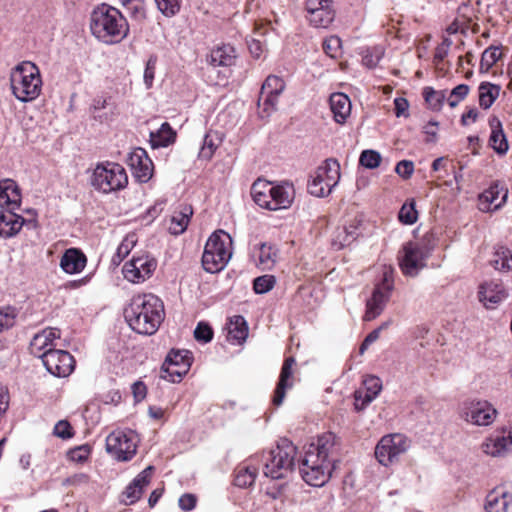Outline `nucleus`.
<instances>
[{
	"label": "nucleus",
	"mask_w": 512,
	"mask_h": 512,
	"mask_svg": "<svg viewBox=\"0 0 512 512\" xmlns=\"http://www.w3.org/2000/svg\"><path fill=\"white\" fill-rule=\"evenodd\" d=\"M227 340L232 344H242L248 336V325L241 315H234L227 324Z\"/></svg>",
	"instance_id": "7c9ffc66"
},
{
	"label": "nucleus",
	"mask_w": 512,
	"mask_h": 512,
	"mask_svg": "<svg viewBox=\"0 0 512 512\" xmlns=\"http://www.w3.org/2000/svg\"><path fill=\"white\" fill-rule=\"evenodd\" d=\"M393 287V270L392 268H385L382 281L375 286L371 298L366 302L364 321H372L383 312L390 299Z\"/></svg>",
	"instance_id": "f8f14e48"
},
{
	"label": "nucleus",
	"mask_w": 512,
	"mask_h": 512,
	"mask_svg": "<svg viewBox=\"0 0 512 512\" xmlns=\"http://www.w3.org/2000/svg\"><path fill=\"white\" fill-rule=\"evenodd\" d=\"M276 279L273 275H262L254 279L253 290L256 294L269 292L275 286Z\"/></svg>",
	"instance_id": "3c124183"
},
{
	"label": "nucleus",
	"mask_w": 512,
	"mask_h": 512,
	"mask_svg": "<svg viewBox=\"0 0 512 512\" xmlns=\"http://www.w3.org/2000/svg\"><path fill=\"white\" fill-rule=\"evenodd\" d=\"M285 89L284 80L277 75H269L262 84L258 100L259 116L268 118L277 109L278 98Z\"/></svg>",
	"instance_id": "ddd939ff"
},
{
	"label": "nucleus",
	"mask_w": 512,
	"mask_h": 512,
	"mask_svg": "<svg viewBox=\"0 0 512 512\" xmlns=\"http://www.w3.org/2000/svg\"><path fill=\"white\" fill-rule=\"evenodd\" d=\"M138 441L132 430H115L106 437V451L117 461H129L136 454Z\"/></svg>",
	"instance_id": "9d476101"
},
{
	"label": "nucleus",
	"mask_w": 512,
	"mask_h": 512,
	"mask_svg": "<svg viewBox=\"0 0 512 512\" xmlns=\"http://www.w3.org/2000/svg\"><path fill=\"white\" fill-rule=\"evenodd\" d=\"M18 311L15 307L5 306L0 308V333L11 329L15 323Z\"/></svg>",
	"instance_id": "09e8293b"
},
{
	"label": "nucleus",
	"mask_w": 512,
	"mask_h": 512,
	"mask_svg": "<svg viewBox=\"0 0 512 512\" xmlns=\"http://www.w3.org/2000/svg\"><path fill=\"white\" fill-rule=\"evenodd\" d=\"M508 296L500 281L491 280L479 286L478 299L487 309H495Z\"/></svg>",
	"instance_id": "aec40b11"
},
{
	"label": "nucleus",
	"mask_w": 512,
	"mask_h": 512,
	"mask_svg": "<svg viewBox=\"0 0 512 512\" xmlns=\"http://www.w3.org/2000/svg\"><path fill=\"white\" fill-rule=\"evenodd\" d=\"M461 415L473 425L488 426L494 422L497 410L486 400H470L463 403Z\"/></svg>",
	"instance_id": "2eb2a0df"
},
{
	"label": "nucleus",
	"mask_w": 512,
	"mask_h": 512,
	"mask_svg": "<svg viewBox=\"0 0 512 512\" xmlns=\"http://www.w3.org/2000/svg\"><path fill=\"white\" fill-rule=\"evenodd\" d=\"M439 123L437 121H429L423 127V133L427 135L426 142L435 143L437 141V130Z\"/></svg>",
	"instance_id": "338daca9"
},
{
	"label": "nucleus",
	"mask_w": 512,
	"mask_h": 512,
	"mask_svg": "<svg viewBox=\"0 0 512 512\" xmlns=\"http://www.w3.org/2000/svg\"><path fill=\"white\" fill-rule=\"evenodd\" d=\"M489 125L491 127V135L489 138L490 146L496 153L500 155L506 154L509 146L500 120L497 117H491L489 119Z\"/></svg>",
	"instance_id": "2f4dec72"
},
{
	"label": "nucleus",
	"mask_w": 512,
	"mask_h": 512,
	"mask_svg": "<svg viewBox=\"0 0 512 512\" xmlns=\"http://www.w3.org/2000/svg\"><path fill=\"white\" fill-rule=\"evenodd\" d=\"M85 254L77 248L67 249L60 260L61 269L68 274L80 273L86 266Z\"/></svg>",
	"instance_id": "cd10ccee"
},
{
	"label": "nucleus",
	"mask_w": 512,
	"mask_h": 512,
	"mask_svg": "<svg viewBox=\"0 0 512 512\" xmlns=\"http://www.w3.org/2000/svg\"><path fill=\"white\" fill-rule=\"evenodd\" d=\"M360 224L361 221L354 218L348 224L338 227L332 238V246L340 250L351 245L360 235Z\"/></svg>",
	"instance_id": "b1692460"
},
{
	"label": "nucleus",
	"mask_w": 512,
	"mask_h": 512,
	"mask_svg": "<svg viewBox=\"0 0 512 512\" xmlns=\"http://www.w3.org/2000/svg\"><path fill=\"white\" fill-rule=\"evenodd\" d=\"M128 176L123 166L114 162L98 164L91 176L92 187L104 194L124 189Z\"/></svg>",
	"instance_id": "6e6552de"
},
{
	"label": "nucleus",
	"mask_w": 512,
	"mask_h": 512,
	"mask_svg": "<svg viewBox=\"0 0 512 512\" xmlns=\"http://www.w3.org/2000/svg\"><path fill=\"white\" fill-rule=\"evenodd\" d=\"M127 164L130 166L133 176L140 183H147L153 174V162L146 151L140 147L129 153Z\"/></svg>",
	"instance_id": "a211bd4d"
},
{
	"label": "nucleus",
	"mask_w": 512,
	"mask_h": 512,
	"mask_svg": "<svg viewBox=\"0 0 512 512\" xmlns=\"http://www.w3.org/2000/svg\"><path fill=\"white\" fill-rule=\"evenodd\" d=\"M90 451L91 450L88 445H82L72 449L69 452V456L71 460L75 462H83L89 457Z\"/></svg>",
	"instance_id": "0e129e2a"
},
{
	"label": "nucleus",
	"mask_w": 512,
	"mask_h": 512,
	"mask_svg": "<svg viewBox=\"0 0 512 512\" xmlns=\"http://www.w3.org/2000/svg\"><path fill=\"white\" fill-rule=\"evenodd\" d=\"M10 83L13 95L21 102L36 99L42 88L39 68L30 61L18 64L11 72Z\"/></svg>",
	"instance_id": "20e7f679"
},
{
	"label": "nucleus",
	"mask_w": 512,
	"mask_h": 512,
	"mask_svg": "<svg viewBox=\"0 0 512 512\" xmlns=\"http://www.w3.org/2000/svg\"><path fill=\"white\" fill-rule=\"evenodd\" d=\"M54 434L62 439H69L73 436L72 427L66 420H60L54 427Z\"/></svg>",
	"instance_id": "052dcab7"
},
{
	"label": "nucleus",
	"mask_w": 512,
	"mask_h": 512,
	"mask_svg": "<svg viewBox=\"0 0 512 512\" xmlns=\"http://www.w3.org/2000/svg\"><path fill=\"white\" fill-rule=\"evenodd\" d=\"M152 471L153 467L148 466L126 487L121 499L125 505H132L140 499L144 488L150 483Z\"/></svg>",
	"instance_id": "5701e85b"
},
{
	"label": "nucleus",
	"mask_w": 512,
	"mask_h": 512,
	"mask_svg": "<svg viewBox=\"0 0 512 512\" xmlns=\"http://www.w3.org/2000/svg\"><path fill=\"white\" fill-rule=\"evenodd\" d=\"M363 389L355 392V409L363 410L382 390V381L379 377L369 375L363 380Z\"/></svg>",
	"instance_id": "4be33fe9"
},
{
	"label": "nucleus",
	"mask_w": 512,
	"mask_h": 512,
	"mask_svg": "<svg viewBox=\"0 0 512 512\" xmlns=\"http://www.w3.org/2000/svg\"><path fill=\"white\" fill-rule=\"evenodd\" d=\"M423 97L430 109L438 111L444 104L446 94L444 90H435L432 87H425L423 89Z\"/></svg>",
	"instance_id": "a18cd8bd"
},
{
	"label": "nucleus",
	"mask_w": 512,
	"mask_h": 512,
	"mask_svg": "<svg viewBox=\"0 0 512 512\" xmlns=\"http://www.w3.org/2000/svg\"><path fill=\"white\" fill-rule=\"evenodd\" d=\"M340 452V439L332 432H326L311 443L300 464L303 480L314 487H321L331 477Z\"/></svg>",
	"instance_id": "f257e3e1"
},
{
	"label": "nucleus",
	"mask_w": 512,
	"mask_h": 512,
	"mask_svg": "<svg viewBox=\"0 0 512 512\" xmlns=\"http://www.w3.org/2000/svg\"><path fill=\"white\" fill-rule=\"evenodd\" d=\"M501 57V52L498 47H489L482 53L480 68L481 70L488 71Z\"/></svg>",
	"instance_id": "8fccbe9b"
},
{
	"label": "nucleus",
	"mask_w": 512,
	"mask_h": 512,
	"mask_svg": "<svg viewBox=\"0 0 512 512\" xmlns=\"http://www.w3.org/2000/svg\"><path fill=\"white\" fill-rule=\"evenodd\" d=\"M155 3L164 16L173 17L180 11L182 0H155Z\"/></svg>",
	"instance_id": "603ef678"
},
{
	"label": "nucleus",
	"mask_w": 512,
	"mask_h": 512,
	"mask_svg": "<svg viewBox=\"0 0 512 512\" xmlns=\"http://www.w3.org/2000/svg\"><path fill=\"white\" fill-rule=\"evenodd\" d=\"M384 56V49L381 46L366 48L362 51V63L368 68H374L378 65Z\"/></svg>",
	"instance_id": "49530a36"
},
{
	"label": "nucleus",
	"mask_w": 512,
	"mask_h": 512,
	"mask_svg": "<svg viewBox=\"0 0 512 512\" xmlns=\"http://www.w3.org/2000/svg\"><path fill=\"white\" fill-rule=\"evenodd\" d=\"M157 267L155 258L143 254L133 256L122 268L124 278L132 283H141L150 278Z\"/></svg>",
	"instance_id": "dca6fc26"
},
{
	"label": "nucleus",
	"mask_w": 512,
	"mask_h": 512,
	"mask_svg": "<svg viewBox=\"0 0 512 512\" xmlns=\"http://www.w3.org/2000/svg\"><path fill=\"white\" fill-rule=\"evenodd\" d=\"M124 317L132 330L143 335L154 334L164 320V305L153 294L136 295L124 310Z\"/></svg>",
	"instance_id": "f03ea898"
},
{
	"label": "nucleus",
	"mask_w": 512,
	"mask_h": 512,
	"mask_svg": "<svg viewBox=\"0 0 512 512\" xmlns=\"http://www.w3.org/2000/svg\"><path fill=\"white\" fill-rule=\"evenodd\" d=\"M340 180V164L336 159H326L308 181V192L316 197H326Z\"/></svg>",
	"instance_id": "1a4fd4ad"
},
{
	"label": "nucleus",
	"mask_w": 512,
	"mask_h": 512,
	"mask_svg": "<svg viewBox=\"0 0 512 512\" xmlns=\"http://www.w3.org/2000/svg\"><path fill=\"white\" fill-rule=\"evenodd\" d=\"M21 203V193L18 185L12 179L0 181V207L17 209Z\"/></svg>",
	"instance_id": "bb28decb"
},
{
	"label": "nucleus",
	"mask_w": 512,
	"mask_h": 512,
	"mask_svg": "<svg viewBox=\"0 0 512 512\" xmlns=\"http://www.w3.org/2000/svg\"><path fill=\"white\" fill-rule=\"evenodd\" d=\"M60 337L57 328H46L37 333L30 342L32 354L39 357L44 351L54 347V341Z\"/></svg>",
	"instance_id": "c85d7f7f"
},
{
	"label": "nucleus",
	"mask_w": 512,
	"mask_h": 512,
	"mask_svg": "<svg viewBox=\"0 0 512 512\" xmlns=\"http://www.w3.org/2000/svg\"><path fill=\"white\" fill-rule=\"evenodd\" d=\"M258 469L252 464H242L237 467L234 484L240 488H247L254 484Z\"/></svg>",
	"instance_id": "58836bf2"
},
{
	"label": "nucleus",
	"mask_w": 512,
	"mask_h": 512,
	"mask_svg": "<svg viewBox=\"0 0 512 512\" xmlns=\"http://www.w3.org/2000/svg\"><path fill=\"white\" fill-rule=\"evenodd\" d=\"M235 49L231 45H222L211 51L210 64L213 66H231L235 60Z\"/></svg>",
	"instance_id": "4c0bfd02"
},
{
	"label": "nucleus",
	"mask_w": 512,
	"mask_h": 512,
	"mask_svg": "<svg viewBox=\"0 0 512 512\" xmlns=\"http://www.w3.org/2000/svg\"><path fill=\"white\" fill-rule=\"evenodd\" d=\"M341 48V39L337 36H330L323 41V50L331 58H336Z\"/></svg>",
	"instance_id": "13d9d810"
},
{
	"label": "nucleus",
	"mask_w": 512,
	"mask_h": 512,
	"mask_svg": "<svg viewBox=\"0 0 512 512\" xmlns=\"http://www.w3.org/2000/svg\"><path fill=\"white\" fill-rule=\"evenodd\" d=\"M396 173L404 179H409L414 172V163L410 160H401L395 168Z\"/></svg>",
	"instance_id": "e2e57ef3"
},
{
	"label": "nucleus",
	"mask_w": 512,
	"mask_h": 512,
	"mask_svg": "<svg viewBox=\"0 0 512 512\" xmlns=\"http://www.w3.org/2000/svg\"><path fill=\"white\" fill-rule=\"evenodd\" d=\"M295 198V189L292 183L282 182L278 185L271 184L272 211L289 208Z\"/></svg>",
	"instance_id": "393cba45"
},
{
	"label": "nucleus",
	"mask_w": 512,
	"mask_h": 512,
	"mask_svg": "<svg viewBox=\"0 0 512 512\" xmlns=\"http://www.w3.org/2000/svg\"><path fill=\"white\" fill-rule=\"evenodd\" d=\"M193 215V209L190 205H181L174 211L169 225V232L173 235H180L185 232Z\"/></svg>",
	"instance_id": "473e14b6"
},
{
	"label": "nucleus",
	"mask_w": 512,
	"mask_h": 512,
	"mask_svg": "<svg viewBox=\"0 0 512 512\" xmlns=\"http://www.w3.org/2000/svg\"><path fill=\"white\" fill-rule=\"evenodd\" d=\"M187 372L186 365L182 364V367H178L165 361L161 367L160 377L172 383H179Z\"/></svg>",
	"instance_id": "c03bdc74"
},
{
	"label": "nucleus",
	"mask_w": 512,
	"mask_h": 512,
	"mask_svg": "<svg viewBox=\"0 0 512 512\" xmlns=\"http://www.w3.org/2000/svg\"><path fill=\"white\" fill-rule=\"evenodd\" d=\"M165 361L178 367H182L184 364L189 370L192 364V354L188 350H171Z\"/></svg>",
	"instance_id": "de8ad7c7"
},
{
	"label": "nucleus",
	"mask_w": 512,
	"mask_h": 512,
	"mask_svg": "<svg viewBox=\"0 0 512 512\" xmlns=\"http://www.w3.org/2000/svg\"><path fill=\"white\" fill-rule=\"evenodd\" d=\"M410 440L403 434L394 433L383 436L375 447V457L383 466H389L407 452Z\"/></svg>",
	"instance_id": "9b49d317"
},
{
	"label": "nucleus",
	"mask_w": 512,
	"mask_h": 512,
	"mask_svg": "<svg viewBox=\"0 0 512 512\" xmlns=\"http://www.w3.org/2000/svg\"><path fill=\"white\" fill-rule=\"evenodd\" d=\"M15 209L0 211V237L11 238L15 236L23 226L34 229L35 220H25L22 216L14 212Z\"/></svg>",
	"instance_id": "6ab92c4d"
},
{
	"label": "nucleus",
	"mask_w": 512,
	"mask_h": 512,
	"mask_svg": "<svg viewBox=\"0 0 512 512\" xmlns=\"http://www.w3.org/2000/svg\"><path fill=\"white\" fill-rule=\"evenodd\" d=\"M359 162L365 168L374 169L379 166L381 155L375 150H364L360 155Z\"/></svg>",
	"instance_id": "864d4df0"
},
{
	"label": "nucleus",
	"mask_w": 512,
	"mask_h": 512,
	"mask_svg": "<svg viewBox=\"0 0 512 512\" xmlns=\"http://www.w3.org/2000/svg\"><path fill=\"white\" fill-rule=\"evenodd\" d=\"M175 139L176 132L167 122H164L157 131L150 133V143L153 148L167 147L174 143Z\"/></svg>",
	"instance_id": "e433bc0d"
},
{
	"label": "nucleus",
	"mask_w": 512,
	"mask_h": 512,
	"mask_svg": "<svg viewBox=\"0 0 512 512\" xmlns=\"http://www.w3.org/2000/svg\"><path fill=\"white\" fill-rule=\"evenodd\" d=\"M196 501L197 499L195 495L186 493L179 498L178 504L183 511H191L192 509L195 508Z\"/></svg>",
	"instance_id": "69168bd1"
},
{
	"label": "nucleus",
	"mask_w": 512,
	"mask_h": 512,
	"mask_svg": "<svg viewBox=\"0 0 512 512\" xmlns=\"http://www.w3.org/2000/svg\"><path fill=\"white\" fill-rule=\"evenodd\" d=\"M469 92V86L466 84H459L450 92V96L448 98V104L450 107L454 108L458 105L460 101H462Z\"/></svg>",
	"instance_id": "6e6d98bb"
},
{
	"label": "nucleus",
	"mask_w": 512,
	"mask_h": 512,
	"mask_svg": "<svg viewBox=\"0 0 512 512\" xmlns=\"http://www.w3.org/2000/svg\"><path fill=\"white\" fill-rule=\"evenodd\" d=\"M232 256V238L223 230L214 232L207 240L202 255V266L209 273L224 269Z\"/></svg>",
	"instance_id": "423d86ee"
},
{
	"label": "nucleus",
	"mask_w": 512,
	"mask_h": 512,
	"mask_svg": "<svg viewBox=\"0 0 512 512\" xmlns=\"http://www.w3.org/2000/svg\"><path fill=\"white\" fill-rule=\"evenodd\" d=\"M297 454L296 446L284 438L277 446L263 455V473L271 479L285 478L293 469Z\"/></svg>",
	"instance_id": "39448f33"
},
{
	"label": "nucleus",
	"mask_w": 512,
	"mask_h": 512,
	"mask_svg": "<svg viewBox=\"0 0 512 512\" xmlns=\"http://www.w3.org/2000/svg\"><path fill=\"white\" fill-rule=\"evenodd\" d=\"M482 450L485 454L493 457L502 456L508 451L507 438H502V436L488 438L482 444Z\"/></svg>",
	"instance_id": "37998d69"
},
{
	"label": "nucleus",
	"mask_w": 512,
	"mask_h": 512,
	"mask_svg": "<svg viewBox=\"0 0 512 512\" xmlns=\"http://www.w3.org/2000/svg\"><path fill=\"white\" fill-rule=\"evenodd\" d=\"M306 18L316 28H327L334 20L333 0H306Z\"/></svg>",
	"instance_id": "f3484780"
},
{
	"label": "nucleus",
	"mask_w": 512,
	"mask_h": 512,
	"mask_svg": "<svg viewBox=\"0 0 512 512\" xmlns=\"http://www.w3.org/2000/svg\"><path fill=\"white\" fill-rule=\"evenodd\" d=\"M508 191L499 182L493 183L480 195L481 205H485L484 209L497 210L506 202Z\"/></svg>",
	"instance_id": "a878e982"
},
{
	"label": "nucleus",
	"mask_w": 512,
	"mask_h": 512,
	"mask_svg": "<svg viewBox=\"0 0 512 512\" xmlns=\"http://www.w3.org/2000/svg\"><path fill=\"white\" fill-rule=\"evenodd\" d=\"M492 266L499 271L508 272L512 270V253L505 246H497L490 260Z\"/></svg>",
	"instance_id": "ea45409f"
},
{
	"label": "nucleus",
	"mask_w": 512,
	"mask_h": 512,
	"mask_svg": "<svg viewBox=\"0 0 512 512\" xmlns=\"http://www.w3.org/2000/svg\"><path fill=\"white\" fill-rule=\"evenodd\" d=\"M126 10L137 21H142L146 18L145 5L142 0H134L133 4H130Z\"/></svg>",
	"instance_id": "bf43d9fd"
},
{
	"label": "nucleus",
	"mask_w": 512,
	"mask_h": 512,
	"mask_svg": "<svg viewBox=\"0 0 512 512\" xmlns=\"http://www.w3.org/2000/svg\"><path fill=\"white\" fill-rule=\"evenodd\" d=\"M92 35L104 44H117L129 34V23L121 11L111 5H97L90 15Z\"/></svg>",
	"instance_id": "7ed1b4c3"
},
{
	"label": "nucleus",
	"mask_w": 512,
	"mask_h": 512,
	"mask_svg": "<svg viewBox=\"0 0 512 512\" xmlns=\"http://www.w3.org/2000/svg\"><path fill=\"white\" fill-rule=\"evenodd\" d=\"M500 93V87L491 83H481L479 86V105L483 109H488L492 106Z\"/></svg>",
	"instance_id": "79ce46f5"
},
{
	"label": "nucleus",
	"mask_w": 512,
	"mask_h": 512,
	"mask_svg": "<svg viewBox=\"0 0 512 512\" xmlns=\"http://www.w3.org/2000/svg\"><path fill=\"white\" fill-rule=\"evenodd\" d=\"M155 69H156V58L150 57L146 63V67L144 70V76H143L146 88H151L153 85Z\"/></svg>",
	"instance_id": "680f3d73"
},
{
	"label": "nucleus",
	"mask_w": 512,
	"mask_h": 512,
	"mask_svg": "<svg viewBox=\"0 0 512 512\" xmlns=\"http://www.w3.org/2000/svg\"><path fill=\"white\" fill-rule=\"evenodd\" d=\"M47 371L55 377L69 376L75 368V359L67 351L50 348L39 354Z\"/></svg>",
	"instance_id": "4468645a"
},
{
	"label": "nucleus",
	"mask_w": 512,
	"mask_h": 512,
	"mask_svg": "<svg viewBox=\"0 0 512 512\" xmlns=\"http://www.w3.org/2000/svg\"><path fill=\"white\" fill-rule=\"evenodd\" d=\"M194 337L197 341L208 343L213 338V330L209 324L199 322L194 330Z\"/></svg>",
	"instance_id": "4d7b16f0"
},
{
	"label": "nucleus",
	"mask_w": 512,
	"mask_h": 512,
	"mask_svg": "<svg viewBox=\"0 0 512 512\" xmlns=\"http://www.w3.org/2000/svg\"><path fill=\"white\" fill-rule=\"evenodd\" d=\"M399 220L403 224L412 225L417 221V211L414 202L405 203L399 211Z\"/></svg>",
	"instance_id": "5fc2aeb1"
},
{
	"label": "nucleus",
	"mask_w": 512,
	"mask_h": 512,
	"mask_svg": "<svg viewBox=\"0 0 512 512\" xmlns=\"http://www.w3.org/2000/svg\"><path fill=\"white\" fill-rule=\"evenodd\" d=\"M394 110H395V115L397 117H401V116H405L407 117L408 116V108H409V103L408 101L405 99V98H402V97H398L394 100Z\"/></svg>",
	"instance_id": "774afa93"
},
{
	"label": "nucleus",
	"mask_w": 512,
	"mask_h": 512,
	"mask_svg": "<svg viewBox=\"0 0 512 512\" xmlns=\"http://www.w3.org/2000/svg\"><path fill=\"white\" fill-rule=\"evenodd\" d=\"M221 138L216 131H209L205 134L198 154L202 160H210L221 144Z\"/></svg>",
	"instance_id": "a19ab883"
},
{
	"label": "nucleus",
	"mask_w": 512,
	"mask_h": 512,
	"mask_svg": "<svg viewBox=\"0 0 512 512\" xmlns=\"http://www.w3.org/2000/svg\"><path fill=\"white\" fill-rule=\"evenodd\" d=\"M330 109L334 120L339 123H345L351 113V101L344 93H333L329 98Z\"/></svg>",
	"instance_id": "c756f323"
},
{
	"label": "nucleus",
	"mask_w": 512,
	"mask_h": 512,
	"mask_svg": "<svg viewBox=\"0 0 512 512\" xmlns=\"http://www.w3.org/2000/svg\"><path fill=\"white\" fill-rule=\"evenodd\" d=\"M295 365L296 360L292 356L284 360L272 399L275 406H280L283 403L286 391L293 387V367Z\"/></svg>",
	"instance_id": "412c9836"
},
{
	"label": "nucleus",
	"mask_w": 512,
	"mask_h": 512,
	"mask_svg": "<svg viewBox=\"0 0 512 512\" xmlns=\"http://www.w3.org/2000/svg\"><path fill=\"white\" fill-rule=\"evenodd\" d=\"M251 195L257 205L272 210L270 182L261 179L255 181L251 187Z\"/></svg>",
	"instance_id": "72a5a7b5"
},
{
	"label": "nucleus",
	"mask_w": 512,
	"mask_h": 512,
	"mask_svg": "<svg viewBox=\"0 0 512 512\" xmlns=\"http://www.w3.org/2000/svg\"><path fill=\"white\" fill-rule=\"evenodd\" d=\"M434 243L428 237L422 242L409 241L405 243L398 254L399 267L402 273L408 277H415L426 266Z\"/></svg>",
	"instance_id": "0eeeda50"
},
{
	"label": "nucleus",
	"mask_w": 512,
	"mask_h": 512,
	"mask_svg": "<svg viewBox=\"0 0 512 512\" xmlns=\"http://www.w3.org/2000/svg\"><path fill=\"white\" fill-rule=\"evenodd\" d=\"M279 256L278 248L271 243H261L258 246V262L257 265L263 270L272 269Z\"/></svg>",
	"instance_id": "c9c22d12"
},
{
	"label": "nucleus",
	"mask_w": 512,
	"mask_h": 512,
	"mask_svg": "<svg viewBox=\"0 0 512 512\" xmlns=\"http://www.w3.org/2000/svg\"><path fill=\"white\" fill-rule=\"evenodd\" d=\"M512 496L505 491L495 489L486 496L485 510L487 512H507Z\"/></svg>",
	"instance_id": "f704fd0d"
}]
</instances>
